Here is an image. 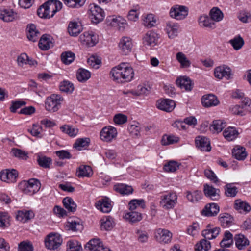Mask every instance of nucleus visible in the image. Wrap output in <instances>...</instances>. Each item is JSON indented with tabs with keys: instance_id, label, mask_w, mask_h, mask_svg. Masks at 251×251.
I'll return each mask as SVG.
<instances>
[{
	"instance_id": "nucleus-41",
	"label": "nucleus",
	"mask_w": 251,
	"mask_h": 251,
	"mask_svg": "<svg viewBox=\"0 0 251 251\" xmlns=\"http://www.w3.org/2000/svg\"><path fill=\"white\" fill-rule=\"evenodd\" d=\"M226 126V122L221 120H217L213 121L210 125V130L215 133L221 132Z\"/></svg>"
},
{
	"instance_id": "nucleus-33",
	"label": "nucleus",
	"mask_w": 251,
	"mask_h": 251,
	"mask_svg": "<svg viewBox=\"0 0 251 251\" xmlns=\"http://www.w3.org/2000/svg\"><path fill=\"white\" fill-rule=\"evenodd\" d=\"M158 241L160 243H168L171 241L172 233L168 230L158 229Z\"/></svg>"
},
{
	"instance_id": "nucleus-12",
	"label": "nucleus",
	"mask_w": 251,
	"mask_h": 251,
	"mask_svg": "<svg viewBox=\"0 0 251 251\" xmlns=\"http://www.w3.org/2000/svg\"><path fill=\"white\" fill-rule=\"evenodd\" d=\"M214 75L216 78L220 79L224 77L229 79L232 75L231 70L226 65L218 66L215 69Z\"/></svg>"
},
{
	"instance_id": "nucleus-61",
	"label": "nucleus",
	"mask_w": 251,
	"mask_h": 251,
	"mask_svg": "<svg viewBox=\"0 0 251 251\" xmlns=\"http://www.w3.org/2000/svg\"><path fill=\"white\" fill-rule=\"evenodd\" d=\"M11 153L14 156L20 159L26 160L28 157L27 152L16 148L12 149Z\"/></svg>"
},
{
	"instance_id": "nucleus-9",
	"label": "nucleus",
	"mask_w": 251,
	"mask_h": 251,
	"mask_svg": "<svg viewBox=\"0 0 251 251\" xmlns=\"http://www.w3.org/2000/svg\"><path fill=\"white\" fill-rule=\"evenodd\" d=\"M117 135L116 128L112 126L103 127L100 132V139L105 142H111Z\"/></svg>"
},
{
	"instance_id": "nucleus-7",
	"label": "nucleus",
	"mask_w": 251,
	"mask_h": 251,
	"mask_svg": "<svg viewBox=\"0 0 251 251\" xmlns=\"http://www.w3.org/2000/svg\"><path fill=\"white\" fill-rule=\"evenodd\" d=\"M62 239L58 233H50L45 240L46 247L50 250L57 249L62 244Z\"/></svg>"
},
{
	"instance_id": "nucleus-48",
	"label": "nucleus",
	"mask_w": 251,
	"mask_h": 251,
	"mask_svg": "<svg viewBox=\"0 0 251 251\" xmlns=\"http://www.w3.org/2000/svg\"><path fill=\"white\" fill-rule=\"evenodd\" d=\"M59 89L61 92L71 94L74 90V86L73 84L69 81L63 80L60 83Z\"/></svg>"
},
{
	"instance_id": "nucleus-11",
	"label": "nucleus",
	"mask_w": 251,
	"mask_h": 251,
	"mask_svg": "<svg viewBox=\"0 0 251 251\" xmlns=\"http://www.w3.org/2000/svg\"><path fill=\"white\" fill-rule=\"evenodd\" d=\"M18 173L15 169L6 170L0 173V178L3 181L7 183L15 182L18 177Z\"/></svg>"
},
{
	"instance_id": "nucleus-24",
	"label": "nucleus",
	"mask_w": 251,
	"mask_h": 251,
	"mask_svg": "<svg viewBox=\"0 0 251 251\" xmlns=\"http://www.w3.org/2000/svg\"><path fill=\"white\" fill-rule=\"evenodd\" d=\"M114 190L122 195L132 194L133 189L132 186L124 183H116L114 185Z\"/></svg>"
},
{
	"instance_id": "nucleus-43",
	"label": "nucleus",
	"mask_w": 251,
	"mask_h": 251,
	"mask_svg": "<svg viewBox=\"0 0 251 251\" xmlns=\"http://www.w3.org/2000/svg\"><path fill=\"white\" fill-rule=\"evenodd\" d=\"M234 240L236 246L239 250L243 249L245 247L249 244V241L243 235H236Z\"/></svg>"
},
{
	"instance_id": "nucleus-18",
	"label": "nucleus",
	"mask_w": 251,
	"mask_h": 251,
	"mask_svg": "<svg viewBox=\"0 0 251 251\" xmlns=\"http://www.w3.org/2000/svg\"><path fill=\"white\" fill-rule=\"evenodd\" d=\"M96 207L103 213H108L112 209L111 201L108 198L101 199L95 204Z\"/></svg>"
},
{
	"instance_id": "nucleus-29",
	"label": "nucleus",
	"mask_w": 251,
	"mask_h": 251,
	"mask_svg": "<svg viewBox=\"0 0 251 251\" xmlns=\"http://www.w3.org/2000/svg\"><path fill=\"white\" fill-rule=\"evenodd\" d=\"M50 36L48 34L42 35L38 43L39 47L43 50H47L53 46V43L50 40Z\"/></svg>"
},
{
	"instance_id": "nucleus-26",
	"label": "nucleus",
	"mask_w": 251,
	"mask_h": 251,
	"mask_svg": "<svg viewBox=\"0 0 251 251\" xmlns=\"http://www.w3.org/2000/svg\"><path fill=\"white\" fill-rule=\"evenodd\" d=\"M83 30L82 26L80 23L70 22L68 25V31L72 36H77Z\"/></svg>"
},
{
	"instance_id": "nucleus-64",
	"label": "nucleus",
	"mask_w": 251,
	"mask_h": 251,
	"mask_svg": "<svg viewBox=\"0 0 251 251\" xmlns=\"http://www.w3.org/2000/svg\"><path fill=\"white\" fill-rule=\"evenodd\" d=\"M56 156L61 160L70 159L72 158V155L71 153L67 150H59L55 152Z\"/></svg>"
},
{
	"instance_id": "nucleus-60",
	"label": "nucleus",
	"mask_w": 251,
	"mask_h": 251,
	"mask_svg": "<svg viewBox=\"0 0 251 251\" xmlns=\"http://www.w3.org/2000/svg\"><path fill=\"white\" fill-rule=\"evenodd\" d=\"M151 86L150 85H145V86L139 85L137 91H135L134 95H148L151 92Z\"/></svg>"
},
{
	"instance_id": "nucleus-40",
	"label": "nucleus",
	"mask_w": 251,
	"mask_h": 251,
	"mask_svg": "<svg viewBox=\"0 0 251 251\" xmlns=\"http://www.w3.org/2000/svg\"><path fill=\"white\" fill-rule=\"evenodd\" d=\"M176 58L182 68H189L191 65V61L187 58L186 55L182 52L176 54Z\"/></svg>"
},
{
	"instance_id": "nucleus-46",
	"label": "nucleus",
	"mask_w": 251,
	"mask_h": 251,
	"mask_svg": "<svg viewBox=\"0 0 251 251\" xmlns=\"http://www.w3.org/2000/svg\"><path fill=\"white\" fill-rule=\"evenodd\" d=\"M90 142L89 138H78L76 140L73 145V147L78 150H81L83 148H87L89 146Z\"/></svg>"
},
{
	"instance_id": "nucleus-30",
	"label": "nucleus",
	"mask_w": 251,
	"mask_h": 251,
	"mask_svg": "<svg viewBox=\"0 0 251 251\" xmlns=\"http://www.w3.org/2000/svg\"><path fill=\"white\" fill-rule=\"evenodd\" d=\"M218 218L221 226L223 227H228L233 223L234 218L228 213H221Z\"/></svg>"
},
{
	"instance_id": "nucleus-15",
	"label": "nucleus",
	"mask_w": 251,
	"mask_h": 251,
	"mask_svg": "<svg viewBox=\"0 0 251 251\" xmlns=\"http://www.w3.org/2000/svg\"><path fill=\"white\" fill-rule=\"evenodd\" d=\"M219 211L220 207L219 205L217 203H211L205 205L202 210L201 213L205 216L212 217L216 216Z\"/></svg>"
},
{
	"instance_id": "nucleus-57",
	"label": "nucleus",
	"mask_w": 251,
	"mask_h": 251,
	"mask_svg": "<svg viewBox=\"0 0 251 251\" xmlns=\"http://www.w3.org/2000/svg\"><path fill=\"white\" fill-rule=\"evenodd\" d=\"M63 1L68 7L79 8L84 5L86 0H63Z\"/></svg>"
},
{
	"instance_id": "nucleus-58",
	"label": "nucleus",
	"mask_w": 251,
	"mask_h": 251,
	"mask_svg": "<svg viewBox=\"0 0 251 251\" xmlns=\"http://www.w3.org/2000/svg\"><path fill=\"white\" fill-rule=\"evenodd\" d=\"M18 251H33L32 243L29 241H24L18 245Z\"/></svg>"
},
{
	"instance_id": "nucleus-6",
	"label": "nucleus",
	"mask_w": 251,
	"mask_h": 251,
	"mask_svg": "<svg viewBox=\"0 0 251 251\" xmlns=\"http://www.w3.org/2000/svg\"><path fill=\"white\" fill-rule=\"evenodd\" d=\"M160 205L164 209L169 210L174 207L177 202V197L175 193H169L160 197Z\"/></svg>"
},
{
	"instance_id": "nucleus-44",
	"label": "nucleus",
	"mask_w": 251,
	"mask_h": 251,
	"mask_svg": "<svg viewBox=\"0 0 251 251\" xmlns=\"http://www.w3.org/2000/svg\"><path fill=\"white\" fill-rule=\"evenodd\" d=\"M37 161L40 167L46 169L50 168V166L52 161L50 157L43 155H38Z\"/></svg>"
},
{
	"instance_id": "nucleus-25",
	"label": "nucleus",
	"mask_w": 251,
	"mask_h": 251,
	"mask_svg": "<svg viewBox=\"0 0 251 251\" xmlns=\"http://www.w3.org/2000/svg\"><path fill=\"white\" fill-rule=\"evenodd\" d=\"M34 217V214L31 210H19L16 214L17 220L22 223H25Z\"/></svg>"
},
{
	"instance_id": "nucleus-14",
	"label": "nucleus",
	"mask_w": 251,
	"mask_h": 251,
	"mask_svg": "<svg viewBox=\"0 0 251 251\" xmlns=\"http://www.w3.org/2000/svg\"><path fill=\"white\" fill-rule=\"evenodd\" d=\"M18 18L17 13L12 9L2 8L0 9V19L6 22H12Z\"/></svg>"
},
{
	"instance_id": "nucleus-10",
	"label": "nucleus",
	"mask_w": 251,
	"mask_h": 251,
	"mask_svg": "<svg viewBox=\"0 0 251 251\" xmlns=\"http://www.w3.org/2000/svg\"><path fill=\"white\" fill-rule=\"evenodd\" d=\"M121 52L123 55H127L132 50L133 43L132 39L128 37H123L118 44Z\"/></svg>"
},
{
	"instance_id": "nucleus-38",
	"label": "nucleus",
	"mask_w": 251,
	"mask_h": 251,
	"mask_svg": "<svg viewBox=\"0 0 251 251\" xmlns=\"http://www.w3.org/2000/svg\"><path fill=\"white\" fill-rule=\"evenodd\" d=\"M124 218L126 220L133 223L141 221L142 219V216L140 213L132 210L129 212L126 213Z\"/></svg>"
},
{
	"instance_id": "nucleus-22",
	"label": "nucleus",
	"mask_w": 251,
	"mask_h": 251,
	"mask_svg": "<svg viewBox=\"0 0 251 251\" xmlns=\"http://www.w3.org/2000/svg\"><path fill=\"white\" fill-rule=\"evenodd\" d=\"M176 106L175 102L170 99H165L161 100L158 105V108L167 112H171Z\"/></svg>"
},
{
	"instance_id": "nucleus-17",
	"label": "nucleus",
	"mask_w": 251,
	"mask_h": 251,
	"mask_svg": "<svg viewBox=\"0 0 251 251\" xmlns=\"http://www.w3.org/2000/svg\"><path fill=\"white\" fill-rule=\"evenodd\" d=\"M220 228L219 227L212 228L210 225H208L206 229L202 231V235L205 240L215 239L219 234Z\"/></svg>"
},
{
	"instance_id": "nucleus-34",
	"label": "nucleus",
	"mask_w": 251,
	"mask_h": 251,
	"mask_svg": "<svg viewBox=\"0 0 251 251\" xmlns=\"http://www.w3.org/2000/svg\"><path fill=\"white\" fill-rule=\"evenodd\" d=\"M41 184L40 181L36 179H30L29 180L28 195H32L39 191L40 189Z\"/></svg>"
},
{
	"instance_id": "nucleus-42",
	"label": "nucleus",
	"mask_w": 251,
	"mask_h": 251,
	"mask_svg": "<svg viewBox=\"0 0 251 251\" xmlns=\"http://www.w3.org/2000/svg\"><path fill=\"white\" fill-rule=\"evenodd\" d=\"M233 243L232 234L228 231H226L224 237L220 242V246L222 248L229 247Z\"/></svg>"
},
{
	"instance_id": "nucleus-53",
	"label": "nucleus",
	"mask_w": 251,
	"mask_h": 251,
	"mask_svg": "<svg viewBox=\"0 0 251 251\" xmlns=\"http://www.w3.org/2000/svg\"><path fill=\"white\" fill-rule=\"evenodd\" d=\"M61 60L63 63L66 65L71 63L75 58V54L71 51H65L62 53Z\"/></svg>"
},
{
	"instance_id": "nucleus-3",
	"label": "nucleus",
	"mask_w": 251,
	"mask_h": 251,
	"mask_svg": "<svg viewBox=\"0 0 251 251\" xmlns=\"http://www.w3.org/2000/svg\"><path fill=\"white\" fill-rule=\"evenodd\" d=\"M63 101V98L60 95L52 94L46 99L45 108L49 112H56L61 107V104Z\"/></svg>"
},
{
	"instance_id": "nucleus-50",
	"label": "nucleus",
	"mask_w": 251,
	"mask_h": 251,
	"mask_svg": "<svg viewBox=\"0 0 251 251\" xmlns=\"http://www.w3.org/2000/svg\"><path fill=\"white\" fill-rule=\"evenodd\" d=\"M211 248L210 242L204 239L201 240L195 245L196 251H208Z\"/></svg>"
},
{
	"instance_id": "nucleus-2",
	"label": "nucleus",
	"mask_w": 251,
	"mask_h": 251,
	"mask_svg": "<svg viewBox=\"0 0 251 251\" xmlns=\"http://www.w3.org/2000/svg\"><path fill=\"white\" fill-rule=\"evenodd\" d=\"M62 4L57 0H48L37 10L38 15L42 18H50L62 8Z\"/></svg>"
},
{
	"instance_id": "nucleus-59",
	"label": "nucleus",
	"mask_w": 251,
	"mask_h": 251,
	"mask_svg": "<svg viewBox=\"0 0 251 251\" xmlns=\"http://www.w3.org/2000/svg\"><path fill=\"white\" fill-rule=\"evenodd\" d=\"M155 24L156 19L154 16L151 14L147 15L143 20L144 25L148 28L152 27L154 26Z\"/></svg>"
},
{
	"instance_id": "nucleus-19",
	"label": "nucleus",
	"mask_w": 251,
	"mask_h": 251,
	"mask_svg": "<svg viewBox=\"0 0 251 251\" xmlns=\"http://www.w3.org/2000/svg\"><path fill=\"white\" fill-rule=\"evenodd\" d=\"M179 25L176 23L168 22L166 24V31L170 39H173L178 35Z\"/></svg>"
},
{
	"instance_id": "nucleus-62",
	"label": "nucleus",
	"mask_w": 251,
	"mask_h": 251,
	"mask_svg": "<svg viewBox=\"0 0 251 251\" xmlns=\"http://www.w3.org/2000/svg\"><path fill=\"white\" fill-rule=\"evenodd\" d=\"M67 246V251H82L81 246L76 241H69Z\"/></svg>"
},
{
	"instance_id": "nucleus-1",
	"label": "nucleus",
	"mask_w": 251,
	"mask_h": 251,
	"mask_svg": "<svg viewBox=\"0 0 251 251\" xmlns=\"http://www.w3.org/2000/svg\"><path fill=\"white\" fill-rule=\"evenodd\" d=\"M110 74L114 80L121 83L130 82L134 77L133 70L127 63H121L113 68Z\"/></svg>"
},
{
	"instance_id": "nucleus-36",
	"label": "nucleus",
	"mask_w": 251,
	"mask_h": 251,
	"mask_svg": "<svg viewBox=\"0 0 251 251\" xmlns=\"http://www.w3.org/2000/svg\"><path fill=\"white\" fill-rule=\"evenodd\" d=\"M91 75V73L87 70L79 68L76 73V78L78 81L84 83L90 78Z\"/></svg>"
},
{
	"instance_id": "nucleus-20",
	"label": "nucleus",
	"mask_w": 251,
	"mask_h": 251,
	"mask_svg": "<svg viewBox=\"0 0 251 251\" xmlns=\"http://www.w3.org/2000/svg\"><path fill=\"white\" fill-rule=\"evenodd\" d=\"M176 85L181 89L186 91H191L192 89L193 83L188 77L184 76L177 78L176 81Z\"/></svg>"
},
{
	"instance_id": "nucleus-56",
	"label": "nucleus",
	"mask_w": 251,
	"mask_h": 251,
	"mask_svg": "<svg viewBox=\"0 0 251 251\" xmlns=\"http://www.w3.org/2000/svg\"><path fill=\"white\" fill-rule=\"evenodd\" d=\"M229 43L232 45L234 49L235 50H239L244 45V41L242 37L240 35H238L230 40L229 41Z\"/></svg>"
},
{
	"instance_id": "nucleus-16",
	"label": "nucleus",
	"mask_w": 251,
	"mask_h": 251,
	"mask_svg": "<svg viewBox=\"0 0 251 251\" xmlns=\"http://www.w3.org/2000/svg\"><path fill=\"white\" fill-rule=\"evenodd\" d=\"M196 146L202 151H209L211 150L209 139L205 137L199 136L195 139Z\"/></svg>"
},
{
	"instance_id": "nucleus-45",
	"label": "nucleus",
	"mask_w": 251,
	"mask_h": 251,
	"mask_svg": "<svg viewBox=\"0 0 251 251\" xmlns=\"http://www.w3.org/2000/svg\"><path fill=\"white\" fill-rule=\"evenodd\" d=\"M238 131L234 127H228L223 132L224 137L228 141H232L237 138Z\"/></svg>"
},
{
	"instance_id": "nucleus-51",
	"label": "nucleus",
	"mask_w": 251,
	"mask_h": 251,
	"mask_svg": "<svg viewBox=\"0 0 251 251\" xmlns=\"http://www.w3.org/2000/svg\"><path fill=\"white\" fill-rule=\"evenodd\" d=\"M129 209L130 211L136 209L138 207L142 209L146 207L145 202L143 199H133L128 203Z\"/></svg>"
},
{
	"instance_id": "nucleus-35",
	"label": "nucleus",
	"mask_w": 251,
	"mask_h": 251,
	"mask_svg": "<svg viewBox=\"0 0 251 251\" xmlns=\"http://www.w3.org/2000/svg\"><path fill=\"white\" fill-rule=\"evenodd\" d=\"M156 37L157 33L155 31H148L143 39L144 43L145 45L153 47L156 44Z\"/></svg>"
},
{
	"instance_id": "nucleus-31",
	"label": "nucleus",
	"mask_w": 251,
	"mask_h": 251,
	"mask_svg": "<svg viewBox=\"0 0 251 251\" xmlns=\"http://www.w3.org/2000/svg\"><path fill=\"white\" fill-rule=\"evenodd\" d=\"M76 176L78 177H90L93 174L91 167L88 165H80L76 170Z\"/></svg>"
},
{
	"instance_id": "nucleus-23",
	"label": "nucleus",
	"mask_w": 251,
	"mask_h": 251,
	"mask_svg": "<svg viewBox=\"0 0 251 251\" xmlns=\"http://www.w3.org/2000/svg\"><path fill=\"white\" fill-rule=\"evenodd\" d=\"M201 102L203 106L209 107L216 106L219 103L217 97L212 94L204 95L201 98Z\"/></svg>"
},
{
	"instance_id": "nucleus-8",
	"label": "nucleus",
	"mask_w": 251,
	"mask_h": 251,
	"mask_svg": "<svg viewBox=\"0 0 251 251\" xmlns=\"http://www.w3.org/2000/svg\"><path fill=\"white\" fill-rule=\"evenodd\" d=\"M82 43L89 47H93L98 42V36L92 31L84 32L80 36Z\"/></svg>"
},
{
	"instance_id": "nucleus-4",
	"label": "nucleus",
	"mask_w": 251,
	"mask_h": 251,
	"mask_svg": "<svg viewBox=\"0 0 251 251\" xmlns=\"http://www.w3.org/2000/svg\"><path fill=\"white\" fill-rule=\"evenodd\" d=\"M188 13V7L182 5L175 4L171 7L169 11L170 16L177 21L185 19Z\"/></svg>"
},
{
	"instance_id": "nucleus-5",
	"label": "nucleus",
	"mask_w": 251,
	"mask_h": 251,
	"mask_svg": "<svg viewBox=\"0 0 251 251\" xmlns=\"http://www.w3.org/2000/svg\"><path fill=\"white\" fill-rule=\"evenodd\" d=\"M88 13L92 22L97 24L102 21L105 16L103 10L98 5L91 3L89 6Z\"/></svg>"
},
{
	"instance_id": "nucleus-32",
	"label": "nucleus",
	"mask_w": 251,
	"mask_h": 251,
	"mask_svg": "<svg viewBox=\"0 0 251 251\" xmlns=\"http://www.w3.org/2000/svg\"><path fill=\"white\" fill-rule=\"evenodd\" d=\"M234 208L241 213L248 212L251 209L250 205L247 202L240 199L235 201Z\"/></svg>"
},
{
	"instance_id": "nucleus-63",
	"label": "nucleus",
	"mask_w": 251,
	"mask_h": 251,
	"mask_svg": "<svg viewBox=\"0 0 251 251\" xmlns=\"http://www.w3.org/2000/svg\"><path fill=\"white\" fill-rule=\"evenodd\" d=\"M179 168L178 163L175 161H170L164 165V169L165 171L174 172Z\"/></svg>"
},
{
	"instance_id": "nucleus-39",
	"label": "nucleus",
	"mask_w": 251,
	"mask_h": 251,
	"mask_svg": "<svg viewBox=\"0 0 251 251\" xmlns=\"http://www.w3.org/2000/svg\"><path fill=\"white\" fill-rule=\"evenodd\" d=\"M60 128L62 132L71 137H75L78 133V129L72 125H65L61 126Z\"/></svg>"
},
{
	"instance_id": "nucleus-49",
	"label": "nucleus",
	"mask_w": 251,
	"mask_h": 251,
	"mask_svg": "<svg viewBox=\"0 0 251 251\" xmlns=\"http://www.w3.org/2000/svg\"><path fill=\"white\" fill-rule=\"evenodd\" d=\"M64 206L69 212H75L76 209V204L70 197H66L63 200Z\"/></svg>"
},
{
	"instance_id": "nucleus-47",
	"label": "nucleus",
	"mask_w": 251,
	"mask_h": 251,
	"mask_svg": "<svg viewBox=\"0 0 251 251\" xmlns=\"http://www.w3.org/2000/svg\"><path fill=\"white\" fill-rule=\"evenodd\" d=\"M202 193L201 191H187L186 198L190 202H195L201 199Z\"/></svg>"
},
{
	"instance_id": "nucleus-28",
	"label": "nucleus",
	"mask_w": 251,
	"mask_h": 251,
	"mask_svg": "<svg viewBox=\"0 0 251 251\" xmlns=\"http://www.w3.org/2000/svg\"><path fill=\"white\" fill-rule=\"evenodd\" d=\"M233 156L238 160H244L247 156L246 149L240 146H236L232 151Z\"/></svg>"
},
{
	"instance_id": "nucleus-55",
	"label": "nucleus",
	"mask_w": 251,
	"mask_h": 251,
	"mask_svg": "<svg viewBox=\"0 0 251 251\" xmlns=\"http://www.w3.org/2000/svg\"><path fill=\"white\" fill-rule=\"evenodd\" d=\"M211 18L215 22H219L223 18L222 12L217 7H213L210 12Z\"/></svg>"
},
{
	"instance_id": "nucleus-27",
	"label": "nucleus",
	"mask_w": 251,
	"mask_h": 251,
	"mask_svg": "<svg viewBox=\"0 0 251 251\" xmlns=\"http://www.w3.org/2000/svg\"><path fill=\"white\" fill-rule=\"evenodd\" d=\"M199 24L200 26L210 29H214L215 25L214 21L207 15L201 16L199 18Z\"/></svg>"
},
{
	"instance_id": "nucleus-13",
	"label": "nucleus",
	"mask_w": 251,
	"mask_h": 251,
	"mask_svg": "<svg viewBox=\"0 0 251 251\" xmlns=\"http://www.w3.org/2000/svg\"><path fill=\"white\" fill-rule=\"evenodd\" d=\"M203 192L205 195L212 200H218L220 198V191L213 186L205 184L204 185Z\"/></svg>"
},
{
	"instance_id": "nucleus-54",
	"label": "nucleus",
	"mask_w": 251,
	"mask_h": 251,
	"mask_svg": "<svg viewBox=\"0 0 251 251\" xmlns=\"http://www.w3.org/2000/svg\"><path fill=\"white\" fill-rule=\"evenodd\" d=\"M225 194L227 197H234L238 193L237 188L233 183H228L224 187Z\"/></svg>"
},
{
	"instance_id": "nucleus-52",
	"label": "nucleus",
	"mask_w": 251,
	"mask_h": 251,
	"mask_svg": "<svg viewBox=\"0 0 251 251\" xmlns=\"http://www.w3.org/2000/svg\"><path fill=\"white\" fill-rule=\"evenodd\" d=\"M179 137L175 136L174 135H164L163 136L162 138L161 143L162 145L166 146L170 144H173L177 143L179 141Z\"/></svg>"
},
{
	"instance_id": "nucleus-21",
	"label": "nucleus",
	"mask_w": 251,
	"mask_h": 251,
	"mask_svg": "<svg viewBox=\"0 0 251 251\" xmlns=\"http://www.w3.org/2000/svg\"><path fill=\"white\" fill-rule=\"evenodd\" d=\"M26 34L29 40L35 42L37 41L40 36V32L36 29L34 24H29L26 27Z\"/></svg>"
},
{
	"instance_id": "nucleus-37",
	"label": "nucleus",
	"mask_w": 251,
	"mask_h": 251,
	"mask_svg": "<svg viewBox=\"0 0 251 251\" xmlns=\"http://www.w3.org/2000/svg\"><path fill=\"white\" fill-rule=\"evenodd\" d=\"M102 243L99 239H93L88 242L86 246L85 249L88 248L90 251H98L100 248L103 247Z\"/></svg>"
}]
</instances>
